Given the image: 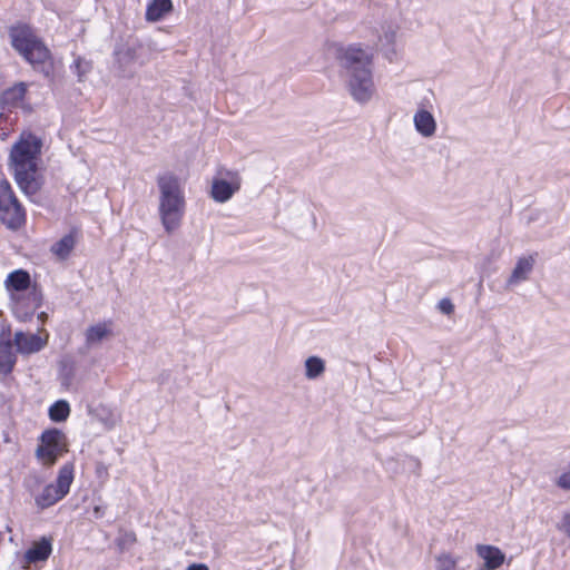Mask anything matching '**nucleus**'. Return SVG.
Listing matches in <instances>:
<instances>
[{
  "label": "nucleus",
  "mask_w": 570,
  "mask_h": 570,
  "mask_svg": "<svg viewBox=\"0 0 570 570\" xmlns=\"http://www.w3.org/2000/svg\"><path fill=\"white\" fill-rule=\"evenodd\" d=\"M410 461H411V462H413V464L415 465V468L420 469V466H421V462H420L417 459H415V458H412V456H411V458H410Z\"/></svg>",
  "instance_id": "f704fd0d"
},
{
  "label": "nucleus",
  "mask_w": 570,
  "mask_h": 570,
  "mask_svg": "<svg viewBox=\"0 0 570 570\" xmlns=\"http://www.w3.org/2000/svg\"><path fill=\"white\" fill-rule=\"evenodd\" d=\"M173 10L171 0H151L146 9V20L156 22Z\"/></svg>",
  "instance_id": "6ab92c4d"
},
{
  "label": "nucleus",
  "mask_w": 570,
  "mask_h": 570,
  "mask_svg": "<svg viewBox=\"0 0 570 570\" xmlns=\"http://www.w3.org/2000/svg\"><path fill=\"white\" fill-rule=\"evenodd\" d=\"M47 318H48L47 313L41 312V313H39V314H38V320H39L41 323H45V322L47 321Z\"/></svg>",
  "instance_id": "72a5a7b5"
},
{
  "label": "nucleus",
  "mask_w": 570,
  "mask_h": 570,
  "mask_svg": "<svg viewBox=\"0 0 570 570\" xmlns=\"http://www.w3.org/2000/svg\"><path fill=\"white\" fill-rule=\"evenodd\" d=\"M111 322H102L89 326L86 330V347L90 348L97 344H100L105 338L111 336Z\"/></svg>",
  "instance_id": "4468645a"
},
{
  "label": "nucleus",
  "mask_w": 570,
  "mask_h": 570,
  "mask_svg": "<svg viewBox=\"0 0 570 570\" xmlns=\"http://www.w3.org/2000/svg\"><path fill=\"white\" fill-rule=\"evenodd\" d=\"M17 363V354L10 338V327L3 328L0 334V374L8 375Z\"/></svg>",
  "instance_id": "9d476101"
},
{
  "label": "nucleus",
  "mask_w": 570,
  "mask_h": 570,
  "mask_svg": "<svg viewBox=\"0 0 570 570\" xmlns=\"http://www.w3.org/2000/svg\"><path fill=\"white\" fill-rule=\"evenodd\" d=\"M52 551L51 540L42 538L40 541L35 542L24 553L27 563H36L46 561Z\"/></svg>",
  "instance_id": "2eb2a0df"
},
{
  "label": "nucleus",
  "mask_w": 570,
  "mask_h": 570,
  "mask_svg": "<svg viewBox=\"0 0 570 570\" xmlns=\"http://www.w3.org/2000/svg\"><path fill=\"white\" fill-rule=\"evenodd\" d=\"M475 552L484 561V570H497L505 560V554L495 546L476 544Z\"/></svg>",
  "instance_id": "f8f14e48"
},
{
  "label": "nucleus",
  "mask_w": 570,
  "mask_h": 570,
  "mask_svg": "<svg viewBox=\"0 0 570 570\" xmlns=\"http://www.w3.org/2000/svg\"><path fill=\"white\" fill-rule=\"evenodd\" d=\"M41 444L36 450L38 459L47 460L53 464L59 454L66 451V435L59 429H49L42 432Z\"/></svg>",
  "instance_id": "0eeeda50"
},
{
  "label": "nucleus",
  "mask_w": 570,
  "mask_h": 570,
  "mask_svg": "<svg viewBox=\"0 0 570 570\" xmlns=\"http://www.w3.org/2000/svg\"><path fill=\"white\" fill-rule=\"evenodd\" d=\"M325 372V362L320 356H308L305 360V376L308 380H316Z\"/></svg>",
  "instance_id": "5701e85b"
},
{
  "label": "nucleus",
  "mask_w": 570,
  "mask_h": 570,
  "mask_svg": "<svg viewBox=\"0 0 570 570\" xmlns=\"http://www.w3.org/2000/svg\"><path fill=\"white\" fill-rule=\"evenodd\" d=\"M341 76L354 101L365 105L375 94L373 56L356 45L342 48L337 53Z\"/></svg>",
  "instance_id": "f257e3e1"
},
{
  "label": "nucleus",
  "mask_w": 570,
  "mask_h": 570,
  "mask_svg": "<svg viewBox=\"0 0 570 570\" xmlns=\"http://www.w3.org/2000/svg\"><path fill=\"white\" fill-rule=\"evenodd\" d=\"M92 514L96 519H100L105 515V507L102 505H95L92 509Z\"/></svg>",
  "instance_id": "7c9ffc66"
},
{
  "label": "nucleus",
  "mask_w": 570,
  "mask_h": 570,
  "mask_svg": "<svg viewBox=\"0 0 570 570\" xmlns=\"http://www.w3.org/2000/svg\"><path fill=\"white\" fill-rule=\"evenodd\" d=\"M100 420L104 422V424L107 429H112L115 425V422L111 417H107V419L100 417Z\"/></svg>",
  "instance_id": "473e14b6"
},
{
  "label": "nucleus",
  "mask_w": 570,
  "mask_h": 570,
  "mask_svg": "<svg viewBox=\"0 0 570 570\" xmlns=\"http://www.w3.org/2000/svg\"><path fill=\"white\" fill-rule=\"evenodd\" d=\"M225 178H214L212 183L210 197L217 203L229 200L240 189L242 179L237 171L226 170Z\"/></svg>",
  "instance_id": "6e6552de"
},
{
  "label": "nucleus",
  "mask_w": 570,
  "mask_h": 570,
  "mask_svg": "<svg viewBox=\"0 0 570 570\" xmlns=\"http://www.w3.org/2000/svg\"><path fill=\"white\" fill-rule=\"evenodd\" d=\"M187 570H209V568L204 563H193L187 567Z\"/></svg>",
  "instance_id": "2f4dec72"
},
{
  "label": "nucleus",
  "mask_w": 570,
  "mask_h": 570,
  "mask_svg": "<svg viewBox=\"0 0 570 570\" xmlns=\"http://www.w3.org/2000/svg\"><path fill=\"white\" fill-rule=\"evenodd\" d=\"M73 67H75V71L78 76V80L79 81H82L83 78L91 71L92 69V65L90 61H87L80 57H78L76 60H75V63H73Z\"/></svg>",
  "instance_id": "bb28decb"
},
{
  "label": "nucleus",
  "mask_w": 570,
  "mask_h": 570,
  "mask_svg": "<svg viewBox=\"0 0 570 570\" xmlns=\"http://www.w3.org/2000/svg\"><path fill=\"white\" fill-rule=\"evenodd\" d=\"M560 530H562L564 533H567V535L570 537V513H566L563 515Z\"/></svg>",
  "instance_id": "c756f323"
},
{
  "label": "nucleus",
  "mask_w": 570,
  "mask_h": 570,
  "mask_svg": "<svg viewBox=\"0 0 570 570\" xmlns=\"http://www.w3.org/2000/svg\"><path fill=\"white\" fill-rule=\"evenodd\" d=\"M414 126L417 132H420L423 137H431L435 134L436 122L433 115L425 110L420 109L414 115Z\"/></svg>",
  "instance_id": "f3484780"
},
{
  "label": "nucleus",
  "mask_w": 570,
  "mask_h": 570,
  "mask_svg": "<svg viewBox=\"0 0 570 570\" xmlns=\"http://www.w3.org/2000/svg\"><path fill=\"white\" fill-rule=\"evenodd\" d=\"M151 49L139 41L126 42L116 47L114 56L118 73L122 78H132L136 72V65L141 67L151 60Z\"/></svg>",
  "instance_id": "39448f33"
},
{
  "label": "nucleus",
  "mask_w": 570,
  "mask_h": 570,
  "mask_svg": "<svg viewBox=\"0 0 570 570\" xmlns=\"http://www.w3.org/2000/svg\"><path fill=\"white\" fill-rule=\"evenodd\" d=\"M0 220L11 230L19 229L26 222V213L8 180H0Z\"/></svg>",
  "instance_id": "423d86ee"
},
{
  "label": "nucleus",
  "mask_w": 570,
  "mask_h": 570,
  "mask_svg": "<svg viewBox=\"0 0 570 570\" xmlns=\"http://www.w3.org/2000/svg\"><path fill=\"white\" fill-rule=\"evenodd\" d=\"M69 414L70 406L65 400H58L49 407V417L53 422H63L68 419Z\"/></svg>",
  "instance_id": "b1692460"
},
{
  "label": "nucleus",
  "mask_w": 570,
  "mask_h": 570,
  "mask_svg": "<svg viewBox=\"0 0 570 570\" xmlns=\"http://www.w3.org/2000/svg\"><path fill=\"white\" fill-rule=\"evenodd\" d=\"M436 570H455L456 559L452 554L443 552L436 557Z\"/></svg>",
  "instance_id": "a878e982"
},
{
  "label": "nucleus",
  "mask_w": 570,
  "mask_h": 570,
  "mask_svg": "<svg viewBox=\"0 0 570 570\" xmlns=\"http://www.w3.org/2000/svg\"><path fill=\"white\" fill-rule=\"evenodd\" d=\"M535 263L533 255L520 257L508 279V285H515L527 281Z\"/></svg>",
  "instance_id": "ddd939ff"
},
{
  "label": "nucleus",
  "mask_w": 570,
  "mask_h": 570,
  "mask_svg": "<svg viewBox=\"0 0 570 570\" xmlns=\"http://www.w3.org/2000/svg\"><path fill=\"white\" fill-rule=\"evenodd\" d=\"M77 244V235L70 232L51 245L50 252L60 261L67 259Z\"/></svg>",
  "instance_id": "a211bd4d"
},
{
  "label": "nucleus",
  "mask_w": 570,
  "mask_h": 570,
  "mask_svg": "<svg viewBox=\"0 0 570 570\" xmlns=\"http://www.w3.org/2000/svg\"><path fill=\"white\" fill-rule=\"evenodd\" d=\"M6 288L9 292H24L30 291L31 286V278L30 274L24 269H16L11 272L4 282Z\"/></svg>",
  "instance_id": "dca6fc26"
},
{
  "label": "nucleus",
  "mask_w": 570,
  "mask_h": 570,
  "mask_svg": "<svg viewBox=\"0 0 570 570\" xmlns=\"http://www.w3.org/2000/svg\"><path fill=\"white\" fill-rule=\"evenodd\" d=\"M62 498H65V497L59 493V491L55 487V484L50 483L45 487V489L38 497H36V504L40 509H47V508L53 505L59 500H61Z\"/></svg>",
  "instance_id": "412c9836"
},
{
  "label": "nucleus",
  "mask_w": 570,
  "mask_h": 570,
  "mask_svg": "<svg viewBox=\"0 0 570 570\" xmlns=\"http://www.w3.org/2000/svg\"><path fill=\"white\" fill-rule=\"evenodd\" d=\"M11 47L33 68L35 71L50 78L53 72V60L49 48L26 22L18 21L8 28Z\"/></svg>",
  "instance_id": "f03ea898"
},
{
  "label": "nucleus",
  "mask_w": 570,
  "mask_h": 570,
  "mask_svg": "<svg viewBox=\"0 0 570 570\" xmlns=\"http://www.w3.org/2000/svg\"><path fill=\"white\" fill-rule=\"evenodd\" d=\"M439 309L441 313L445 315H450L454 312V305L449 298H442L438 304Z\"/></svg>",
  "instance_id": "cd10ccee"
},
{
  "label": "nucleus",
  "mask_w": 570,
  "mask_h": 570,
  "mask_svg": "<svg viewBox=\"0 0 570 570\" xmlns=\"http://www.w3.org/2000/svg\"><path fill=\"white\" fill-rule=\"evenodd\" d=\"M42 299V292L38 285L35 284L28 292L27 298H18L17 302H14L12 307L14 316L21 322L30 321L36 311L41 306Z\"/></svg>",
  "instance_id": "1a4fd4ad"
},
{
  "label": "nucleus",
  "mask_w": 570,
  "mask_h": 570,
  "mask_svg": "<svg viewBox=\"0 0 570 570\" xmlns=\"http://www.w3.org/2000/svg\"><path fill=\"white\" fill-rule=\"evenodd\" d=\"M159 188V216L167 233H173L181 223L185 213V196L179 178L173 173L157 177Z\"/></svg>",
  "instance_id": "20e7f679"
},
{
  "label": "nucleus",
  "mask_w": 570,
  "mask_h": 570,
  "mask_svg": "<svg viewBox=\"0 0 570 570\" xmlns=\"http://www.w3.org/2000/svg\"><path fill=\"white\" fill-rule=\"evenodd\" d=\"M72 480L73 468L72 465L66 464L59 470L57 481L53 484L58 489L59 493L66 497L70 490Z\"/></svg>",
  "instance_id": "4be33fe9"
},
{
  "label": "nucleus",
  "mask_w": 570,
  "mask_h": 570,
  "mask_svg": "<svg viewBox=\"0 0 570 570\" xmlns=\"http://www.w3.org/2000/svg\"><path fill=\"white\" fill-rule=\"evenodd\" d=\"M27 92L24 83H18L1 94L0 104L3 107H14L23 100Z\"/></svg>",
  "instance_id": "aec40b11"
},
{
  "label": "nucleus",
  "mask_w": 570,
  "mask_h": 570,
  "mask_svg": "<svg viewBox=\"0 0 570 570\" xmlns=\"http://www.w3.org/2000/svg\"><path fill=\"white\" fill-rule=\"evenodd\" d=\"M40 151L41 141L36 137L20 139L10 150L9 166L18 186L27 195H35L41 188L37 164Z\"/></svg>",
  "instance_id": "7ed1b4c3"
},
{
  "label": "nucleus",
  "mask_w": 570,
  "mask_h": 570,
  "mask_svg": "<svg viewBox=\"0 0 570 570\" xmlns=\"http://www.w3.org/2000/svg\"><path fill=\"white\" fill-rule=\"evenodd\" d=\"M137 541L136 533L134 531L120 530L116 539V544L120 551L130 549Z\"/></svg>",
  "instance_id": "393cba45"
},
{
  "label": "nucleus",
  "mask_w": 570,
  "mask_h": 570,
  "mask_svg": "<svg viewBox=\"0 0 570 570\" xmlns=\"http://www.w3.org/2000/svg\"><path fill=\"white\" fill-rule=\"evenodd\" d=\"M556 484L562 490H570V470L563 472L557 480Z\"/></svg>",
  "instance_id": "c85d7f7f"
},
{
  "label": "nucleus",
  "mask_w": 570,
  "mask_h": 570,
  "mask_svg": "<svg viewBox=\"0 0 570 570\" xmlns=\"http://www.w3.org/2000/svg\"><path fill=\"white\" fill-rule=\"evenodd\" d=\"M13 345L17 346V352L22 355H29L41 351L47 341L42 340L38 334H26L21 331L14 334Z\"/></svg>",
  "instance_id": "9b49d317"
}]
</instances>
